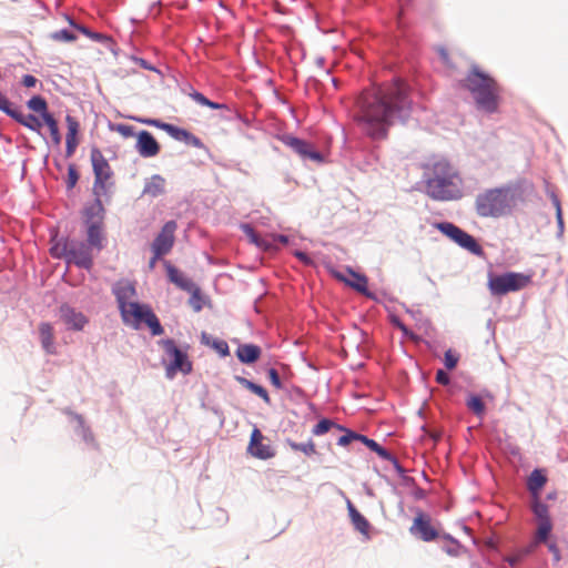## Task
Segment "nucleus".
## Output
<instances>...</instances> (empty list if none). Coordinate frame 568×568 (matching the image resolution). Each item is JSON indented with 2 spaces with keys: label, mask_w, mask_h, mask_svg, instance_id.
I'll return each mask as SVG.
<instances>
[{
  "label": "nucleus",
  "mask_w": 568,
  "mask_h": 568,
  "mask_svg": "<svg viewBox=\"0 0 568 568\" xmlns=\"http://www.w3.org/2000/svg\"><path fill=\"white\" fill-rule=\"evenodd\" d=\"M355 118L362 130L373 139H384L394 119H405L410 110L406 87L396 82L384 90L364 93L358 100Z\"/></svg>",
  "instance_id": "f257e3e1"
},
{
  "label": "nucleus",
  "mask_w": 568,
  "mask_h": 568,
  "mask_svg": "<svg viewBox=\"0 0 568 568\" xmlns=\"http://www.w3.org/2000/svg\"><path fill=\"white\" fill-rule=\"evenodd\" d=\"M463 181L457 171L445 160L426 166L425 192L435 201H456L463 196Z\"/></svg>",
  "instance_id": "f03ea898"
},
{
  "label": "nucleus",
  "mask_w": 568,
  "mask_h": 568,
  "mask_svg": "<svg viewBox=\"0 0 568 568\" xmlns=\"http://www.w3.org/2000/svg\"><path fill=\"white\" fill-rule=\"evenodd\" d=\"M113 293L116 297L121 316L125 324L139 327L141 323H144L149 326L153 335L163 334V327L161 326L156 315L148 305L130 302V300L135 295V288L131 283H116L113 287Z\"/></svg>",
  "instance_id": "7ed1b4c3"
},
{
  "label": "nucleus",
  "mask_w": 568,
  "mask_h": 568,
  "mask_svg": "<svg viewBox=\"0 0 568 568\" xmlns=\"http://www.w3.org/2000/svg\"><path fill=\"white\" fill-rule=\"evenodd\" d=\"M463 87L471 93L477 109L486 113L497 112L501 89L488 73L474 65L463 80Z\"/></svg>",
  "instance_id": "20e7f679"
},
{
  "label": "nucleus",
  "mask_w": 568,
  "mask_h": 568,
  "mask_svg": "<svg viewBox=\"0 0 568 568\" xmlns=\"http://www.w3.org/2000/svg\"><path fill=\"white\" fill-rule=\"evenodd\" d=\"M516 194L511 187L487 190L476 197V212L481 217H499L511 212Z\"/></svg>",
  "instance_id": "39448f33"
},
{
  "label": "nucleus",
  "mask_w": 568,
  "mask_h": 568,
  "mask_svg": "<svg viewBox=\"0 0 568 568\" xmlns=\"http://www.w3.org/2000/svg\"><path fill=\"white\" fill-rule=\"evenodd\" d=\"M50 253L55 258H64L68 264L90 270L93 265L92 248L75 240L63 239L54 243Z\"/></svg>",
  "instance_id": "423d86ee"
},
{
  "label": "nucleus",
  "mask_w": 568,
  "mask_h": 568,
  "mask_svg": "<svg viewBox=\"0 0 568 568\" xmlns=\"http://www.w3.org/2000/svg\"><path fill=\"white\" fill-rule=\"evenodd\" d=\"M532 280V273L507 272L501 275H490L488 288L495 296H503L510 292H517L527 287Z\"/></svg>",
  "instance_id": "0eeeda50"
},
{
  "label": "nucleus",
  "mask_w": 568,
  "mask_h": 568,
  "mask_svg": "<svg viewBox=\"0 0 568 568\" xmlns=\"http://www.w3.org/2000/svg\"><path fill=\"white\" fill-rule=\"evenodd\" d=\"M90 160L94 173L93 193L95 196L103 195L108 186L111 184L110 180L113 175L112 169L98 148H93L90 153Z\"/></svg>",
  "instance_id": "6e6552de"
},
{
  "label": "nucleus",
  "mask_w": 568,
  "mask_h": 568,
  "mask_svg": "<svg viewBox=\"0 0 568 568\" xmlns=\"http://www.w3.org/2000/svg\"><path fill=\"white\" fill-rule=\"evenodd\" d=\"M435 227L444 235L457 243L460 247L469 251L475 255H481L483 248L477 241L467 232L450 222L436 223Z\"/></svg>",
  "instance_id": "1a4fd4ad"
},
{
  "label": "nucleus",
  "mask_w": 568,
  "mask_h": 568,
  "mask_svg": "<svg viewBox=\"0 0 568 568\" xmlns=\"http://www.w3.org/2000/svg\"><path fill=\"white\" fill-rule=\"evenodd\" d=\"M162 345L166 355L171 358V363L166 367L168 377H173L178 371L184 374L192 371V364L187 359L186 353L179 349L173 339H165Z\"/></svg>",
  "instance_id": "9d476101"
},
{
  "label": "nucleus",
  "mask_w": 568,
  "mask_h": 568,
  "mask_svg": "<svg viewBox=\"0 0 568 568\" xmlns=\"http://www.w3.org/2000/svg\"><path fill=\"white\" fill-rule=\"evenodd\" d=\"M176 229L178 224L175 221H169L163 225L151 246L152 252L155 253V258H160L171 251L174 244V233Z\"/></svg>",
  "instance_id": "9b49d317"
},
{
  "label": "nucleus",
  "mask_w": 568,
  "mask_h": 568,
  "mask_svg": "<svg viewBox=\"0 0 568 568\" xmlns=\"http://www.w3.org/2000/svg\"><path fill=\"white\" fill-rule=\"evenodd\" d=\"M409 531L413 536L426 542L433 541L439 536L438 530L432 525L429 515L423 511H417Z\"/></svg>",
  "instance_id": "f8f14e48"
},
{
  "label": "nucleus",
  "mask_w": 568,
  "mask_h": 568,
  "mask_svg": "<svg viewBox=\"0 0 568 568\" xmlns=\"http://www.w3.org/2000/svg\"><path fill=\"white\" fill-rule=\"evenodd\" d=\"M247 453L258 459H268L274 456L273 448L264 443V436L257 427H254L251 433Z\"/></svg>",
  "instance_id": "ddd939ff"
},
{
  "label": "nucleus",
  "mask_w": 568,
  "mask_h": 568,
  "mask_svg": "<svg viewBox=\"0 0 568 568\" xmlns=\"http://www.w3.org/2000/svg\"><path fill=\"white\" fill-rule=\"evenodd\" d=\"M283 141L303 159H310L318 163L323 161V155L318 151L314 150L312 144L308 142L292 135L285 136Z\"/></svg>",
  "instance_id": "4468645a"
},
{
  "label": "nucleus",
  "mask_w": 568,
  "mask_h": 568,
  "mask_svg": "<svg viewBox=\"0 0 568 568\" xmlns=\"http://www.w3.org/2000/svg\"><path fill=\"white\" fill-rule=\"evenodd\" d=\"M59 314L61 321L70 329L82 331L83 327L88 324V317L68 304H62L59 307Z\"/></svg>",
  "instance_id": "2eb2a0df"
},
{
  "label": "nucleus",
  "mask_w": 568,
  "mask_h": 568,
  "mask_svg": "<svg viewBox=\"0 0 568 568\" xmlns=\"http://www.w3.org/2000/svg\"><path fill=\"white\" fill-rule=\"evenodd\" d=\"M136 151L143 158H153L159 154L160 145L149 131H141L136 134Z\"/></svg>",
  "instance_id": "dca6fc26"
},
{
  "label": "nucleus",
  "mask_w": 568,
  "mask_h": 568,
  "mask_svg": "<svg viewBox=\"0 0 568 568\" xmlns=\"http://www.w3.org/2000/svg\"><path fill=\"white\" fill-rule=\"evenodd\" d=\"M347 273H348L349 277H347L346 275H344L341 272H333V275L335 278L345 283L346 285L356 290L357 292L366 294L367 293V284H368L367 277L363 274H358V273L352 271L351 268L347 270Z\"/></svg>",
  "instance_id": "f3484780"
},
{
  "label": "nucleus",
  "mask_w": 568,
  "mask_h": 568,
  "mask_svg": "<svg viewBox=\"0 0 568 568\" xmlns=\"http://www.w3.org/2000/svg\"><path fill=\"white\" fill-rule=\"evenodd\" d=\"M65 122L68 128L65 136V153L67 156H72L79 144L77 135L79 133L80 124L78 120L71 115L65 116Z\"/></svg>",
  "instance_id": "a211bd4d"
},
{
  "label": "nucleus",
  "mask_w": 568,
  "mask_h": 568,
  "mask_svg": "<svg viewBox=\"0 0 568 568\" xmlns=\"http://www.w3.org/2000/svg\"><path fill=\"white\" fill-rule=\"evenodd\" d=\"M166 266V274L169 280L175 284L179 288L185 291V292H194L197 291L195 284L181 271H179L176 267L171 265L170 263L165 264Z\"/></svg>",
  "instance_id": "6ab92c4d"
},
{
  "label": "nucleus",
  "mask_w": 568,
  "mask_h": 568,
  "mask_svg": "<svg viewBox=\"0 0 568 568\" xmlns=\"http://www.w3.org/2000/svg\"><path fill=\"white\" fill-rule=\"evenodd\" d=\"M39 336L42 348L48 354H55V345H54V331L53 326L48 322H42L39 324Z\"/></svg>",
  "instance_id": "aec40b11"
},
{
  "label": "nucleus",
  "mask_w": 568,
  "mask_h": 568,
  "mask_svg": "<svg viewBox=\"0 0 568 568\" xmlns=\"http://www.w3.org/2000/svg\"><path fill=\"white\" fill-rule=\"evenodd\" d=\"M13 120H16L21 125L28 128L31 131L40 133L42 129V122L33 114H23L17 108H13L9 113Z\"/></svg>",
  "instance_id": "412c9836"
},
{
  "label": "nucleus",
  "mask_w": 568,
  "mask_h": 568,
  "mask_svg": "<svg viewBox=\"0 0 568 568\" xmlns=\"http://www.w3.org/2000/svg\"><path fill=\"white\" fill-rule=\"evenodd\" d=\"M165 179L159 174L152 175L144 184L143 195L158 197L165 193Z\"/></svg>",
  "instance_id": "4be33fe9"
},
{
  "label": "nucleus",
  "mask_w": 568,
  "mask_h": 568,
  "mask_svg": "<svg viewBox=\"0 0 568 568\" xmlns=\"http://www.w3.org/2000/svg\"><path fill=\"white\" fill-rule=\"evenodd\" d=\"M547 483V476L542 469H535L528 477L527 488L532 498L540 497V491Z\"/></svg>",
  "instance_id": "5701e85b"
},
{
  "label": "nucleus",
  "mask_w": 568,
  "mask_h": 568,
  "mask_svg": "<svg viewBox=\"0 0 568 568\" xmlns=\"http://www.w3.org/2000/svg\"><path fill=\"white\" fill-rule=\"evenodd\" d=\"M236 356L244 364L255 363L261 356V348L254 344H242L236 348Z\"/></svg>",
  "instance_id": "b1692460"
},
{
  "label": "nucleus",
  "mask_w": 568,
  "mask_h": 568,
  "mask_svg": "<svg viewBox=\"0 0 568 568\" xmlns=\"http://www.w3.org/2000/svg\"><path fill=\"white\" fill-rule=\"evenodd\" d=\"M102 224L103 223H90L88 225V245L97 251L103 248L104 234Z\"/></svg>",
  "instance_id": "393cba45"
},
{
  "label": "nucleus",
  "mask_w": 568,
  "mask_h": 568,
  "mask_svg": "<svg viewBox=\"0 0 568 568\" xmlns=\"http://www.w3.org/2000/svg\"><path fill=\"white\" fill-rule=\"evenodd\" d=\"M163 130L168 132L172 138L179 141H183L195 146L200 145V140L184 129L174 125H163Z\"/></svg>",
  "instance_id": "a878e982"
},
{
  "label": "nucleus",
  "mask_w": 568,
  "mask_h": 568,
  "mask_svg": "<svg viewBox=\"0 0 568 568\" xmlns=\"http://www.w3.org/2000/svg\"><path fill=\"white\" fill-rule=\"evenodd\" d=\"M348 513L355 529L361 534L368 536L371 528L368 520L354 507L351 501H348Z\"/></svg>",
  "instance_id": "bb28decb"
},
{
  "label": "nucleus",
  "mask_w": 568,
  "mask_h": 568,
  "mask_svg": "<svg viewBox=\"0 0 568 568\" xmlns=\"http://www.w3.org/2000/svg\"><path fill=\"white\" fill-rule=\"evenodd\" d=\"M103 214L104 207L100 196H97L94 203L85 209L87 224L89 225L90 223H103Z\"/></svg>",
  "instance_id": "cd10ccee"
},
{
  "label": "nucleus",
  "mask_w": 568,
  "mask_h": 568,
  "mask_svg": "<svg viewBox=\"0 0 568 568\" xmlns=\"http://www.w3.org/2000/svg\"><path fill=\"white\" fill-rule=\"evenodd\" d=\"M236 381L243 386L245 387L246 389H248L250 392H252L253 394L257 395L258 397H261L264 403L266 404H270L271 403V398L268 396V393L266 392V389L264 387H262L261 385H257L255 383H253L252 381L245 378V377H240L237 376L236 377Z\"/></svg>",
  "instance_id": "c85d7f7f"
},
{
  "label": "nucleus",
  "mask_w": 568,
  "mask_h": 568,
  "mask_svg": "<svg viewBox=\"0 0 568 568\" xmlns=\"http://www.w3.org/2000/svg\"><path fill=\"white\" fill-rule=\"evenodd\" d=\"M241 230L247 236L248 241L260 248L268 250L271 244L265 239L261 237L250 224H242Z\"/></svg>",
  "instance_id": "c756f323"
},
{
  "label": "nucleus",
  "mask_w": 568,
  "mask_h": 568,
  "mask_svg": "<svg viewBox=\"0 0 568 568\" xmlns=\"http://www.w3.org/2000/svg\"><path fill=\"white\" fill-rule=\"evenodd\" d=\"M27 106L31 111L39 113L42 120H44L47 115H51L48 109V103L45 99L41 95H34L30 100H28Z\"/></svg>",
  "instance_id": "7c9ffc66"
},
{
  "label": "nucleus",
  "mask_w": 568,
  "mask_h": 568,
  "mask_svg": "<svg viewBox=\"0 0 568 568\" xmlns=\"http://www.w3.org/2000/svg\"><path fill=\"white\" fill-rule=\"evenodd\" d=\"M466 406L478 417H483L485 415L486 406L481 397L478 395H469L466 400Z\"/></svg>",
  "instance_id": "2f4dec72"
},
{
  "label": "nucleus",
  "mask_w": 568,
  "mask_h": 568,
  "mask_svg": "<svg viewBox=\"0 0 568 568\" xmlns=\"http://www.w3.org/2000/svg\"><path fill=\"white\" fill-rule=\"evenodd\" d=\"M531 510H532L537 521L551 520L550 516H549L548 507H547V505L541 503L540 497L532 498Z\"/></svg>",
  "instance_id": "473e14b6"
},
{
  "label": "nucleus",
  "mask_w": 568,
  "mask_h": 568,
  "mask_svg": "<svg viewBox=\"0 0 568 568\" xmlns=\"http://www.w3.org/2000/svg\"><path fill=\"white\" fill-rule=\"evenodd\" d=\"M43 123L48 126L51 135V140L54 143V145H60L61 143V134L58 125V121L54 119V116L47 115L44 120H42Z\"/></svg>",
  "instance_id": "72a5a7b5"
},
{
  "label": "nucleus",
  "mask_w": 568,
  "mask_h": 568,
  "mask_svg": "<svg viewBox=\"0 0 568 568\" xmlns=\"http://www.w3.org/2000/svg\"><path fill=\"white\" fill-rule=\"evenodd\" d=\"M358 440H361L372 452L376 453L383 459H388L390 457L389 453L384 447H382L378 443H376L374 439H371L364 435H361V437H358Z\"/></svg>",
  "instance_id": "f704fd0d"
},
{
  "label": "nucleus",
  "mask_w": 568,
  "mask_h": 568,
  "mask_svg": "<svg viewBox=\"0 0 568 568\" xmlns=\"http://www.w3.org/2000/svg\"><path fill=\"white\" fill-rule=\"evenodd\" d=\"M551 530H552L551 520L538 521L537 531L535 535L536 542H546Z\"/></svg>",
  "instance_id": "c9c22d12"
},
{
  "label": "nucleus",
  "mask_w": 568,
  "mask_h": 568,
  "mask_svg": "<svg viewBox=\"0 0 568 568\" xmlns=\"http://www.w3.org/2000/svg\"><path fill=\"white\" fill-rule=\"evenodd\" d=\"M338 428L341 430H345L343 427L336 425L334 422H332L331 419H327V418H324L322 420H320L314 427H313V430L312 433L315 435V436H321V435H324L325 433H327L331 428Z\"/></svg>",
  "instance_id": "e433bc0d"
},
{
  "label": "nucleus",
  "mask_w": 568,
  "mask_h": 568,
  "mask_svg": "<svg viewBox=\"0 0 568 568\" xmlns=\"http://www.w3.org/2000/svg\"><path fill=\"white\" fill-rule=\"evenodd\" d=\"M50 39L57 42H74L78 38L69 30H59L50 34Z\"/></svg>",
  "instance_id": "4c0bfd02"
},
{
  "label": "nucleus",
  "mask_w": 568,
  "mask_h": 568,
  "mask_svg": "<svg viewBox=\"0 0 568 568\" xmlns=\"http://www.w3.org/2000/svg\"><path fill=\"white\" fill-rule=\"evenodd\" d=\"M290 446L292 449L302 452L308 456L314 455L316 453L315 444L313 443V440H308L306 443H291Z\"/></svg>",
  "instance_id": "58836bf2"
},
{
  "label": "nucleus",
  "mask_w": 568,
  "mask_h": 568,
  "mask_svg": "<svg viewBox=\"0 0 568 568\" xmlns=\"http://www.w3.org/2000/svg\"><path fill=\"white\" fill-rule=\"evenodd\" d=\"M191 97H192V99H193L196 103H199V104H201V105L209 106V108H211V109H215V110H217V109H223V108H225V105H223V104H220V103H216V102H212V101H210L206 97H204V95H203L202 93H200V92H194L193 94H191Z\"/></svg>",
  "instance_id": "ea45409f"
},
{
  "label": "nucleus",
  "mask_w": 568,
  "mask_h": 568,
  "mask_svg": "<svg viewBox=\"0 0 568 568\" xmlns=\"http://www.w3.org/2000/svg\"><path fill=\"white\" fill-rule=\"evenodd\" d=\"M459 356L452 349L445 352L444 363L447 369H454L457 366Z\"/></svg>",
  "instance_id": "a19ab883"
},
{
  "label": "nucleus",
  "mask_w": 568,
  "mask_h": 568,
  "mask_svg": "<svg viewBox=\"0 0 568 568\" xmlns=\"http://www.w3.org/2000/svg\"><path fill=\"white\" fill-rule=\"evenodd\" d=\"M79 180V174L73 164L69 165L68 168V180L67 185L69 189H73Z\"/></svg>",
  "instance_id": "79ce46f5"
},
{
  "label": "nucleus",
  "mask_w": 568,
  "mask_h": 568,
  "mask_svg": "<svg viewBox=\"0 0 568 568\" xmlns=\"http://www.w3.org/2000/svg\"><path fill=\"white\" fill-rule=\"evenodd\" d=\"M358 437H361L359 434H356L351 430H345V435H343L338 438L337 444L341 446H346L349 443H352L353 440H358Z\"/></svg>",
  "instance_id": "37998d69"
},
{
  "label": "nucleus",
  "mask_w": 568,
  "mask_h": 568,
  "mask_svg": "<svg viewBox=\"0 0 568 568\" xmlns=\"http://www.w3.org/2000/svg\"><path fill=\"white\" fill-rule=\"evenodd\" d=\"M267 375L270 378L271 384L276 388L281 389L283 387L280 375L275 368H270L267 371Z\"/></svg>",
  "instance_id": "c03bdc74"
},
{
  "label": "nucleus",
  "mask_w": 568,
  "mask_h": 568,
  "mask_svg": "<svg viewBox=\"0 0 568 568\" xmlns=\"http://www.w3.org/2000/svg\"><path fill=\"white\" fill-rule=\"evenodd\" d=\"M13 109V104L9 101V99L0 91V110L4 112L7 115Z\"/></svg>",
  "instance_id": "a18cd8bd"
},
{
  "label": "nucleus",
  "mask_w": 568,
  "mask_h": 568,
  "mask_svg": "<svg viewBox=\"0 0 568 568\" xmlns=\"http://www.w3.org/2000/svg\"><path fill=\"white\" fill-rule=\"evenodd\" d=\"M115 130L124 138H131L135 134L133 126L128 124H118Z\"/></svg>",
  "instance_id": "49530a36"
},
{
  "label": "nucleus",
  "mask_w": 568,
  "mask_h": 568,
  "mask_svg": "<svg viewBox=\"0 0 568 568\" xmlns=\"http://www.w3.org/2000/svg\"><path fill=\"white\" fill-rule=\"evenodd\" d=\"M524 559L525 557L519 550L507 557V561L511 567L519 565Z\"/></svg>",
  "instance_id": "de8ad7c7"
},
{
  "label": "nucleus",
  "mask_w": 568,
  "mask_h": 568,
  "mask_svg": "<svg viewBox=\"0 0 568 568\" xmlns=\"http://www.w3.org/2000/svg\"><path fill=\"white\" fill-rule=\"evenodd\" d=\"M436 382L440 385H448L450 378L446 372H444L443 369H438L436 373Z\"/></svg>",
  "instance_id": "09e8293b"
},
{
  "label": "nucleus",
  "mask_w": 568,
  "mask_h": 568,
  "mask_svg": "<svg viewBox=\"0 0 568 568\" xmlns=\"http://www.w3.org/2000/svg\"><path fill=\"white\" fill-rule=\"evenodd\" d=\"M549 551L552 554V558L555 562H559L561 560L560 550L555 542L547 544Z\"/></svg>",
  "instance_id": "8fccbe9b"
},
{
  "label": "nucleus",
  "mask_w": 568,
  "mask_h": 568,
  "mask_svg": "<svg viewBox=\"0 0 568 568\" xmlns=\"http://www.w3.org/2000/svg\"><path fill=\"white\" fill-rule=\"evenodd\" d=\"M38 80L36 77L31 74H26L22 77V84L26 88H33L37 84Z\"/></svg>",
  "instance_id": "3c124183"
},
{
  "label": "nucleus",
  "mask_w": 568,
  "mask_h": 568,
  "mask_svg": "<svg viewBox=\"0 0 568 568\" xmlns=\"http://www.w3.org/2000/svg\"><path fill=\"white\" fill-rule=\"evenodd\" d=\"M539 542H536V540H534L531 544H529L528 546H526L525 548H521L519 549V551L521 552V555L526 558L527 556H529L530 554H532L535 551V548L536 546L538 545Z\"/></svg>",
  "instance_id": "603ef678"
},
{
  "label": "nucleus",
  "mask_w": 568,
  "mask_h": 568,
  "mask_svg": "<svg viewBox=\"0 0 568 568\" xmlns=\"http://www.w3.org/2000/svg\"><path fill=\"white\" fill-rule=\"evenodd\" d=\"M70 24L72 27H74L77 30H79L81 33H83L84 36L91 38L92 36V31H90L87 27L84 26H81V24H77L73 20H69Z\"/></svg>",
  "instance_id": "864d4df0"
},
{
  "label": "nucleus",
  "mask_w": 568,
  "mask_h": 568,
  "mask_svg": "<svg viewBox=\"0 0 568 568\" xmlns=\"http://www.w3.org/2000/svg\"><path fill=\"white\" fill-rule=\"evenodd\" d=\"M295 256L306 265L312 264V258L304 252L298 251L295 253Z\"/></svg>",
  "instance_id": "5fc2aeb1"
},
{
  "label": "nucleus",
  "mask_w": 568,
  "mask_h": 568,
  "mask_svg": "<svg viewBox=\"0 0 568 568\" xmlns=\"http://www.w3.org/2000/svg\"><path fill=\"white\" fill-rule=\"evenodd\" d=\"M460 545L458 542H454L453 546L447 547L445 550L450 556H458L459 555Z\"/></svg>",
  "instance_id": "6e6d98bb"
},
{
  "label": "nucleus",
  "mask_w": 568,
  "mask_h": 568,
  "mask_svg": "<svg viewBox=\"0 0 568 568\" xmlns=\"http://www.w3.org/2000/svg\"><path fill=\"white\" fill-rule=\"evenodd\" d=\"M143 123L160 128L162 130H163V125H170L169 123H164L159 120H143Z\"/></svg>",
  "instance_id": "4d7b16f0"
},
{
  "label": "nucleus",
  "mask_w": 568,
  "mask_h": 568,
  "mask_svg": "<svg viewBox=\"0 0 568 568\" xmlns=\"http://www.w3.org/2000/svg\"><path fill=\"white\" fill-rule=\"evenodd\" d=\"M555 205H556V213H557V220L560 225H562V212L560 207V203L557 199H555Z\"/></svg>",
  "instance_id": "13d9d810"
},
{
  "label": "nucleus",
  "mask_w": 568,
  "mask_h": 568,
  "mask_svg": "<svg viewBox=\"0 0 568 568\" xmlns=\"http://www.w3.org/2000/svg\"><path fill=\"white\" fill-rule=\"evenodd\" d=\"M217 349L223 354V355H227L229 354V346L225 342H222L217 345Z\"/></svg>",
  "instance_id": "bf43d9fd"
},
{
  "label": "nucleus",
  "mask_w": 568,
  "mask_h": 568,
  "mask_svg": "<svg viewBox=\"0 0 568 568\" xmlns=\"http://www.w3.org/2000/svg\"><path fill=\"white\" fill-rule=\"evenodd\" d=\"M438 53H439V55H440L442 60H443L445 63H447V62H448V52H447V50H446V49H444V48H440V49H438Z\"/></svg>",
  "instance_id": "052dcab7"
},
{
  "label": "nucleus",
  "mask_w": 568,
  "mask_h": 568,
  "mask_svg": "<svg viewBox=\"0 0 568 568\" xmlns=\"http://www.w3.org/2000/svg\"><path fill=\"white\" fill-rule=\"evenodd\" d=\"M90 39H93L95 41H103V40H106L108 38L104 34L92 32V36Z\"/></svg>",
  "instance_id": "680f3d73"
},
{
  "label": "nucleus",
  "mask_w": 568,
  "mask_h": 568,
  "mask_svg": "<svg viewBox=\"0 0 568 568\" xmlns=\"http://www.w3.org/2000/svg\"><path fill=\"white\" fill-rule=\"evenodd\" d=\"M276 240H277L278 242L283 243V244H287V243H288V239H287V236H285V235H277V236H276Z\"/></svg>",
  "instance_id": "e2e57ef3"
},
{
  "label": "nucleus",
  "mask_w": 568,
  "mask_h": 568,
  "mask_svg": "<svg viewBox=\"0 0 568 568\" xmlns=\"http://www.w3.org/2000/svg\"><path fill=\"white\" fill-rule=\"evenodd\" d=\"M158 260H159V258H155V253H153V256H152V258H151V261H150V267H151V268H152V267H154V265H155V263H156V261H158Z\"/></svg>",
  "instance_id": "0e129e2a"
},
{
  "label": "nucleus",
  "mask_w": 568,
  "mask_h": 568,
  "mask_svg": "<svg viewBox=\"0 0 568 568\" xmlns=\"http://www.w3.org/2000/svg\"><path fill=\"white\" fill-rule=\"evenodd\" d=\"M398 327H399V328H400V329H402L406 335L408 334V331H407V328H406V326H405V325H403V324H398Z\"/></svg>",
  "instance_id": "69168bd1"
}]
</instances>
